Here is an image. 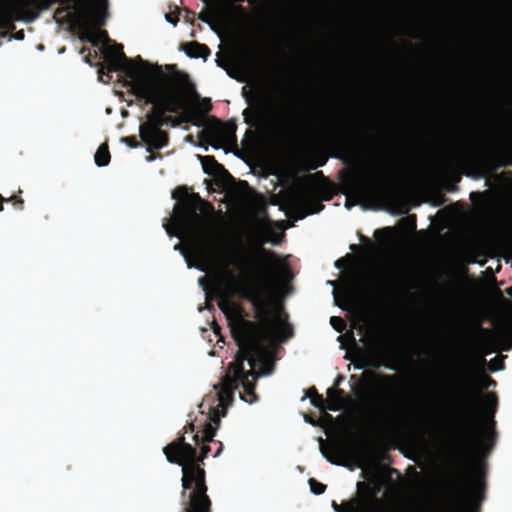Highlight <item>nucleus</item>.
<instances>
[{"mask_svg": "<svg viewBox=\"0 0 512 512\" xmlns=\"http://www.w3.org/2000/svg\"><path fill=\"white\" fill-rule=\"evenodd\" d=\"M215 63H216V65H217L218 67L223 68L224 70H226V73H227V75H228L229 77H231V78H236V77L233 75V73H232L229 69H227V68L224 66V64H223L220 60H215Z\"/></svg>", "mask_w": 512, "mask_h": 512, "instance_id": "obj_32", "label": "nucleus"}, {"mask_svg": "<svg viewBox=\"0 0 512 512\" xmlns=\"http://www.w3.org/2000/svg\"><path fill=\"white\" fill-rule=\"evenodd\" d=\"M228 288L242 297H249L253 293V285L248 278H236L232 275L227 280Z\"/></svg>", "mask_w": 512, "mask_h": 512, "instance_id": "obj_9", "label": "nucleus"}, {"mask_svg": "<svg viewBox=\"0 0 512 512\" xmlns=\"http://www.w3.org/2000/svg\"><path fill=\"white\" fill-rule=\"evenodd\" d=\"M334 266H335L337 269H340V263H339L338 261H336V262L334 263Z\"/></svg>", "mask_w": 512, "mask_h": 512, "instance_id": "obj_56", "label": "nucleus"}, {"mask_svg": "<svg viewBox=\"0 0 512 512\" xmlns=\"http://www.w3.org/2000/svg\"><path fill=\"white\" fill-rule=\"evenodd\" d=\"M506 165H510V166H512V159H510V160H504V161H502V162L499 164V166H506Z\"/></svg>", "mask_w": 512, "mask_h": 512, "instance_id": "obj_43", "label": "nucleus"}, {"mask_svg": "<svg viewBox=\"0 0 512 512\" xmlns=\"http://www.w3.org/2000/svg\"><path fill=\"white\" fill-rule=\"evenodd\" d=\"M187 55L190 57V58H196V56H193V55H190L187 53Z\"/></svg>", "mask_w": 512, "mask_h": 512, "instance_id": "obj_63", "label": "nucleus"}, {"mask_svg": "<svg viewBox=\"0 0 512 512\" xmlns=\"http://www.w3.org/2000/svg\"><path fill=\"white\" fill-rule=\"evenodd\" d=\"M322 442V440L320 439V443ZM321 454L323 455V457L330 463V464H333V465H340V466H343V464H340L336 461H334L333 459L329 458V456L325 453L322 445L320 444V448H319Z\"/></svg>", "mask_w": 512, "mask_h": 512, "instance_id": "obj_27", "label": "nucleus"}, {"mask_svg": "<svg viewBox=\"0 0 512 512\" xmlns=\"http://www.w3.org/2000/svg\"><path fill=\"white\" fill-rule=\"evenodd\" d=\"M238 268L239 270H241L242 272L244 273H248V266H247V263L241 261L238 263Z\"/></svg>", "mask_w": 512, "mask_h": 512, "instance_id": "obj_37", "label": "nucleus"}, {"mask_svg": "<svg viewBox=\"0 0 512 512\" xmlns=\"http://www.w3.org/2000/svg\"><path fill=\"white\" fill-rule=\"evenodd\" d=\"M310 402H311L312 406H314L315 408H320V405L318 402H315L313 400H311Z\"/></svg>", "mask_w": 512, "mask_h": 512, "instance_id": "obj_52", "label": "nucleus"}, {"mask_svg": "<svg viewBox=\"0 0 512 512\" xmlns=\"http://www.w3.org/2000/svg\"><path fill=\"white\" fill-rule=\"evenodd\" d=\"M238 81L244 82V81H246V79L245 78H241V79H238Z\"/></svg>", "mask_w": 512, "mask_h": 512, "instance_id": "obj_61", "label": "nucleus"}, {"mask_svg": "<svg viewBox=\"0 0 512 512\" xmlns=\"http://www.w3.org/2000/svg\"><path fill=\"white\" fill-rule=\"evenodd\" d=\"M164 19L167 23L171 24L173 27H175L178 23V20L176 18L171 17L169 14H165Z\"/></svg>", "mask_w": 512, "mask_h": 512, "instance_id": "obj_31", "label": "nucleus"}, {"mask_svg": "<svg viewBox=\"0 0 512 512\" xmlns=\"http://www.w3.org/2000/svg\"><path fill=\"white\" fill-rule=\"evenodd\" d=\"M36 18H37V15L34 14V15H31V16L19 17L18 20L23 22V23L29 24V23H32L33 21H35Z\"/></svg>", "mask_w": 512, "mask_h": 512, "instance_id": "obj_29", "label": "nucleus"}, {"mask_svg": "<svg viewBox=\"0 0 512 512\" xmlns=\"http://www.w3.org/2000/svg\"><path fill=\"white\" fill-rule=\"evenodd\" d=\"M241 96L244 98L246 104L251 107L253 106V102H254V98L253 96L250 94V92L247 90L246 87H242V90H241Z\"/></svg>", "mask_w": 512, "mask_h": 512, "instance_id": "obj_23", "label": "nucleus"}, {"mask_svg": "<svg viewBox=\"0 0 512 512\" xmlns=\"http://www.w3.org/2000/svg\"><path fill=\"white\" fill-rule=\"evenodd\" d=\"M196 157L202 166L204 174L206 175H212L215 170L221 168V166L214 160L212 156L196 155Z\"/></svg>", "mask_w": 512, "mask_h": 512, "instance_id": "obj_13", "label": "nucleus"}, {"mask_svg": "<svg viewBox=\"0 0 512 512\" xmlns=\"http://www.w3.org/2000/svg\"><path fill=\"white\" fill-rule=\"evenodd\" d=\"M173 250H174V251L179 252V254L183 257V259H184V261H185V263H186V267H187V269H192V268H194V269H196V270H198V271H200V272H205V269H204L202 266L194 265V264H192V263L188 260L187 256L183 253L182 248L180 247V245H175V246L173 247Z\"/></svg>", "mask_w": 512, "mask_h": 512, "instance_id": "obj_18", "label": "nucleus"}, {"mask_svg": "<svg viewBox=\"0 0 512 512\" xmlns=\"http://www.w3.org/2000/svg\"><path fill=\"white\" fill-rule=\"evenodd\" d=\"M189 433L191 434V438H192L196 443H199V437H198V435H196V434L194 435V434H193V427H192V426H190V427H189V430L187 429V430L185 431V434H189Z\"/></svg>", "mask_w": 512, "mask_h": 512, "instance_id": "obj_35", "label": "nucleus"}, {"mask_svg": "<svg viewBox=\"0 0 512 512\" xmlns=\"http://www.w3.org/2000/svg\"><path fill=\"white\" fill-rule=\"evenodd\" d=\"M381 366L391 372H397L398 371V365L392 361H383Z\"/></svg>", "mask_w": 512, "mask_h": 512, "instance_id": "obj_25", "label": "nucleus"}, {"mask_svg": "<svg viewBox=\"0 0 512 512\" xmlns=\"http://www.w3.org/2000/svg\"><path fill=\"white\" fill-rule=\"evenodd\" d=\"M506 294L512 296V286L506 289Z\"/></svg>", "mask_w": 512, "mask_h": 512, "instance_id": "obj_51", "label": "nucleus"}, {"mask_svg": "<svg viewBox=\"0 0 512 512\" xmlns=\"http://www.w3.org/2000/svg\"><path fill=\"white\" fill-rule=\"evenodd\" d=\"M462 410H463V415H464L465 419L467 421H469L472 416L473 404H472V400L468 393V384L465 385V389L463 391Z\"/></svg>", "mask_w": 512, "mask_h": 512, "instance_id": "obj_15", "label": "nucleus"}, {"mask_svg": "<svg viewBox=\"0 0 512 512\" xmlns=\"http://www.w3.org/2000/svg\"><path fill=\"white\" fill-rule=\"evenodd\" d=\"M317 212L318 211L311 210V211L308 212V214L313 215V214H316Z\"/></svg>", "mask_w": 512, "mask_h": 512, "instance_id": "obj_58", "label": "nucleus"}, {"mask_svg": "<svg viewBox=\"0 0 512 512\" xmlns=\"http://www.w3.org/2000/svg\"><path fill=\"white\" fill-rule=\"evenodd\" d=\"M330 324L334 328V330H336L337 332H340V333L343 331V329L345 327V324L342 321V319L340 317H336V316L330 317Z\"/></svg>", "mask_w": 512, "mask_h": 512, "instance_id": "obj_21", "label": "nucleus"}, {"mask_svg": "<svg viewBox=\"0 0 512 512\" xmlns=\"http://www.w3.org/2000/svg\"><path fill=\"white\" fill-rule=\"evenodd\" d=\"M209 146L213 149V150H219L221 149L222 147L218 144H209V145H203V144H200V145H196L197 148H200L202 150H204L205 152L208 151L209 149Z\"/></svg>", "mask_w": 512, "mask_h": 512, "instance_id": "obj_28", "label": "nucleus"}, {"mask_svg": "<svg viewBox=\"0 0 512 512\" xmlns=\"http://www.w3.org/2000/svg\"><path fill=\"white\" fill-rule=\"evenodd\" d=\"M210 452V448L208 446H203L201 449V456L202 458H206L208 456V453Z\"/></svg>", "mask_w": 512, "mask_h": 512, "instance_id": "obj_38", "label": "nucleus"}, {"mask_svg": "<svg viewBox=\"0 0 512 512\" xmlns=\"http://www.w3.org/2000/svg\"><path fill=\"white\" fill-rule=\"evenodd\" d=\"M502 359H499L495 357L493 360L490 361V365L488 366V370L492 373L501 371L504 369V364L502 362Z\"/></svg>", "mask_w": 512, "mask_h": 512, "instance_id": "obj_19", "label": "nucleus"}, {"mask_svg": "<svg viewBox=\"0 0 512 512\" xmlns=\"http://www.w3.org/2000/svg\"><path fill=\"white\" fill-rule=\"evenodd\" d=\"M476 483L474 488L471 491L472 494V501L473 505L477 506L479 505L483 499H484V472L482 470L481 466H478L476 473H475Z\"/></svg>", "mask_w": 512, "mask_h": 512, "instance_id": "obj_10", "label": "nucleus"}, {"mask_svg": "<svg viewBox=\"0 0 512 512\" xmlns=\"http://www.w3.org/2000/svg\"><path fill=\"white\" fill-rule=\"evenodd\" d=\"M214 436V432H210L209 434H206L205 438L206 441H211Z\"/></svg>", "mask_w": 512, "mask_h": 512, "instance_id": "obj_47", "label": "nucleus"}, {"mask_svg": "<svg viewBox=\"0 0 512 512\" xmlns=\"http://www.w3.org/2000/svg\"><path fill=\"white\" fill-rule=\"evenodd\" d=\"M182 473H183L182 488L184 490H189V489H191L192 484L194 483L195 487L192 492V493H194L196 491L197 481L200 480V476L198 474H195V476L193 477L192 471H190L187 468H182Z\"/></svg>", "mask_w": 512, "mask_h": 512, "instance_id": "obj_14", "label": "nucleus"}, {"mask_svg": "<svg viewBox=\"0 0 512 512\" xmlns=\"http://www.w3.org/2000/svg\"><path fill=\"white\" fill-rule=\"evenodd\" d=\"M469 512H476L475 508H471V510Z\"/></svg>", "mask_w": 512, "mask_h": 512, "instance_id": "obj_62", "label": "nucleus"}, {"mask_svg": "<svg viewBox=\"0 0 512 512\" xmlns=\"http://www.w3.org/2000/svg\"><path fill=\"white\" fill-rule=\"evenodd\" d=\"M372 420L379 428H386L392 422V413L386 407H381L373 411Z\"/></svg>", "mask_w": 512, "mask_h": 512, "instance_id": "obj_11", "label": "nucleus"}, {"mask_svg": "<svg viewBox=\"0 0 512 512\" xmlns=\"http://www.w3.org/2000/svg\"><path fill=\"white\" fill-rule=\"evenodd\" d=\"M108 17V0H95L93 5L83 4L78 11L77 26L80 30L79 39L96 45L101 32H93L92 27H101Z\"/></svg>", "mask_w": 512, "mask_h": 512, "instance_id": "obj_4", "label": "nucleus"}, {"mask_svg": "<svg viewBox=\"0 0 512 512\" xmlns=\"http://www.w3.org/2000/svg\"><path fill=\"white\" fill-rule=\"evenodd\" d=\"M120 142L131 149H137L138 147H140V145L136 142V140L131 137L121 138Z\"/></svg>", "mask_w": 512, "mask_h": 512, "instance_id": "obj_22", "label": "nucleus"}, {"mask_svg": "<svg viewBox=\"0 0 512 512\" xmlns=\"http://www.w3.org/2000/svg\"><path fill=\"white\" fill-rule=\"evenodd\" d=\"M163 453L170 464H175L182 468L192 471L200 476L197 481L196 491L189 494V504L185 508V512H211L210 501L206 494L207 487L204 482L205 472L196 465L198 461L196 449L184 439L175 441L163 448Z\"/></svg>", "mask_w": 512, "mask_h": 512, "instance_id": "obj_3", "label": "nucleus"}, {"mask_svg": "<svg viewBox=\"0 0 512 512\" xmlns=\"http://www.w3.org/2000/svg\"><path fill=\"white\" fill-rule=\"evenodd\" d=\"M259 229L262 232L261 243H270L273 246H277L281 243V237H271L272 225L268 219L259 223Z\"/></svg>", "mask_w": 512, "mask_h": 512, "instance_id": "obj_12", "label": "nucleus"}, {"mask_svg": "<svg viewBox=\"0 0 512 512\" xmlns=\"http://www.w3.org/2000/svg\"><path fill=\"white\" fill-rule=\"evenodd\" d=\"M334 393H340V391H335V390H334V389H332V388H330V389H328V390H327V394H328L329 396H331V395H332V394H334Z\"/></svg>", "mask_w": 512, "mask_h": 512, "instance_id": "obj_49", "label": "nucleus"}, {"mask_svg": "<svg viewBox=\"0 0 512 512\" xmlns=\"http://www.w3.org/2000/svg\"><path fill=\"white\" fill-rule=\"evenodd\" d=\"M244 123L254 128H276L285 119L286 107L284 105L275 104L270 98L264 102L257 104L250 109H245L242 113Z\"/></svg>", "mask_w": 512, "mask_h": 512, "instance_id": "obj_5", "label": "nucleus"}, {"mask_svg": "<svg viewBox=\"0 0 512 512\" xmlns=\"http://www.w3.org/2000/svg\"><path fill=\"white\" fill-rule=\"evenodd\" d=\"M331 508L334 512H342V508L334 501L331 502Z\"/></svg>", "mask_w": 512, "mask_h": 512, "instance_id": "obj_39", "label": "nucleus"}, {"mask_svg": "<svg viewBox=\"0 0 512 512\" xmlns=\"http://www.w3.org/2000/svg\"><path fill=\"white\" fill-rule=\"evenodd\" d=\"M343 380H344L343 376H341V375L337 376L336 379L334 380V383H333L334 386L340 385Z\"/></svg>", "mask_w": 512, "mask_h": 512, "instance_id": "obj_42", "label": "nucleus"}, {"mask_svg": "<svg viewBox=\"0 0 512 512\" xmlns=\"http://www.w3.org/2000/svg\"><path fill=\"white\" fill-rule=\"evenodd\" d=\"M12 39H14L16 41L24 40V32L23 31H18L14 35L10 36L8 40L11 41Z\"/></svg>", "mask_w": 512, "mask_h": 512, "instance_id": "obj_30", "label": "nucleus"}, {"mask_svg": "<svg viewBox=\"0 0 512 512\" xmlns=\"http://www.w3.org/2000/svg\"><path fill=\"white\" fill-rule=\"evenodd\" d=\"M194 126H196V127L204 126V122H203V121H201V120H199V121H197V122H195V123H194Z\"/></svg>", "mask_w": 512, "mask_h": 512, "instance_id": "obj_50", "label": "nucleus"}, {"mask_svg": "<svg viewBox=\"0 0 512 512\" xmlns=\"http://www.w3.org/2000/svg\"><path fill=\"white\" fill-rule=\"evenodd\" d=\"M220 310L229 320L230 330L238 352L231 366L233 376L225 375L219 384H214L218 405L210 408L211 419L218 427L220 418L226 416L227 406L237 391L239 399L249 405L258 401L253 392L254 383L249 380L269 377L274 372L276 357L270 348L279 346L293 336V327L280 308L264 316L261 325H256L241 316H233L235 307L226 299L219 303Z\"/></svg>", "mask_w": 512, "mask_h": 512, "instance_id": "obj_1", "label": "nucleus"}, {"mask_svg": "<svg viewBox=\"0 0 512 512\" xmlns=\"http://www.w3.org/2000/svg\"><path fill=\"white\" fill-rule=\"evenodd\" d=\"M110 155L107 147H99L94 155V163L97 167H106L109 164Z\"/></svg>", "mask_w": 512, "mask_h": 512, "instance_id": "obj_16", "label": "nucleus"}, {"mask_svg": "<svg viewBox=\"0 0 512 512\" xmlns=\"http://www.w3.org/2000/svg\"><path fill=\"white\" fill-rule=\"evenodd\" d=\"M4 22H5V20L0 19V29H1L2 27H4Z\"/></svg>", "mask_w": 512, "mask_h": 512, "instance_id": "obj_57", "label": "nucleus"}, {"mask_svg": "<svg viewBox=\"0 0 512 512\" xmlns=\"http://www.w3.org/2000/svg\"><path fill=\"white\" fill-rule=\"evenodd\" d=\"M279 272L283 280L290 281L292 279V275L290 271L285 267L283 263H280Z\"/></svg>", "mask_w": 512, "mask_h": 512, "instance_id": "obj_24", "label": "nucleus"}, {"mask_svg": "<svg viewBox=\"0 0 512 512\" xmlns=\"http://www.w3.org/2000/svg\"><path fill=\"white\" fill-rule=\"evenodd\" d=\"M206 206V203L200 201L192 208L186 205H176L173 208V220L179 238L184 235L196 237L201 234L202 226L206 222Z\"/></svg>", "mask_w": 512, "mask_h": 512, "instance_id": "obj_6", "label": "nucleus"}, {"mask_svg": "<svg viewBox=\"0 0 512 512\" xmlns=\"http://www.w3.org/2000/svg\"><path fill=\"white\" fill-rule=\"evenodd\" d=\"M162 228L167 233L168 236L172 235V229H171V227H170L168 222H163L162 223Z\"/></svg>", "mask_w": 512, "mask_h": 512, "instance_id": "obj_36", "label": "nucleus"}, {"mask_svg": "<svg viewBox=\"0 0 512 512\" xmlns=\"http://www.w3.org/2000/svg\"><path fill=\"white\" fill-rule=\"evenodd\" d=\"M121 71L127 76V86L134 95L153 105L147 114V120L139 126V137L146 144V152L161 149L167 145L166 135L161 127L167 125L166 113H175L177 103L174 96L162 81V70L159 66L151 68L140 57L132 61L122 53L115 52L111 59L108 72L100 71L99 80L106 82L110 72Z\"/></svg>", "mask_w": 512, "mask_h": 512, "instance_id": "obj_2", "label": "nucleus"}, {"mask_svg": "<svg viewBox=\"0 0 512 512\" xmlns=\"http://www.w3.org/2000/svg\"><path fill=\"white\" fill-rule=\"evenodd\" d=\"M487 385L491 386V387H495L496 382L494 380H492L491 378H487Z\"/></svg>", "mask_w": 512, "mask_h": 512, "instance_id": "obj_44", "label": "nucleus"}, {"mask_svg": "<svg viewBox=\"0 0 512 512\" xmlns=\"http://www.w3.org/2000/svg\"><path fill=\"white\" fill-rule=\"evenodd\" d=\"M235 126L233 125L232 128H231V133H234L235 132Z\"/></svg>", "mask_w": 512, "mask_h": 512, "instance_id": "obj_60", "label": "nucleus"}, {"mask_svg": "<svg viewBox=\"0 0 512 512\" xmlns=\"http://www.w3.org/2000/svg\"><path fill=\"white\" fill-rule=\"evenodd\" d=\"M485 403L487 406L488 412L491 414V416H488L484 419V427H483V436L485 437V440L481 442L482 449L481 454L483 457H486L490 451L494 447V442L496 439V431H495V421L492 417V414L497 409V399L495 395L488 394L485 398Z\"/></svg>", "mask_w": 512, "mask_h": 512, "instance_id": "obj_7", "label": "nucleus"}, {"mask_svg": "<svg viewBox=\"0 0 512 512\" xmlns=\"http://www.w3.org/2000/svg\"><path fill=\"white\" fill-rule=\"evenodd\" d=\"M354 368H355V369H358V370H359V369H361V367H360V366H357V365H356V366H354Z\"/></svg>", "mask_w": 512, "mask_h": 512, "instance_id": "obj_64", "label": "nucleus"}, {"mask_svg": "<svg viewBox=\"0 0 512 512\" xmlns=\"http://www.w3.org/2000/svg\"><path fill=\"white\" fill-rule=\"evenodd\" d=\"M222 449H223V447H222V445H220V447H219V448L216 450V452L214 453L213 457H214V458L218 457V456L221 454Z\"/></svg>", "mask_w": 512, "mask_h": 512, "instance_id": "obj_45", "label": "nucleus"}, {"mask_svg": "<svg viewBox=\"0 0 512 512\" xmlns=\"http://www.w3.org/2000/svg\"><path fill=\"white\" fill-rule=\"evenodd\" d=\"M198 285L202 288L204 294L207 296L208 295V291H207V287H206V282H205V278L201 277L198 279Z\"/></svg>", "mask_w": 512, "mask_h": 512, "instance_id": "obj_33", "label": "nucleus"}, {"mask_svg": "<svg viewBox=\"0 0 512 512\" xmlns=\"http://www.w3.org/2000/svg\"><path fill=\"white\" fill-rule=\"evenodd\" d=\"M310 492L315 495L319 496L322 495L325 492L326 486L320 482H317L314 479H310L308 481Z\"/></svg>", "mask_w": 512, "mask_h": 512, "instance_id": "obj_17", "label": "nucleus"}, {"mask_svg": "<svg viewBox=\"0 0 512 512\" xmlns=\"http://www.w3.org/2000/svg\"><path fill=\"white\" fill-rule=\"evenodd\" d=\"M353 205H354V204H353V203H350L348 199L345 201V208H346L347 210H350V209L352 208V206H353Z\"/></svg>", "mask_w": 512, "mask_h": 512, "instance_id": "obj_46", "label": "nucleus"}, {"mask_svg": "<svg viewBox=\"0 0 512 512\" xmlns=\"http://www.w3.org/2000/svg\"><path fill=\"white\" fill-rule=\"evenodd\" d=\"M502 346V350L508 351L512 348V327L503 329L498 333L489 334L482 345V358L496 352L498 346Z\"/></svg>", "mask_w": 512, "mask_h": 512, "instance_id": "obj_8", "label": "nucleus"}, {"mask_svg": "<svg viewBox=\"0 0 512 512\" xmlns=\"http://www.w3.org/2000/svg\"><path fill=\"white\" fill-rule=\"evenodd\" d=\"M271 257H273V258H277L278 256H277L274 252H272V253H271Z\"/></svg>", "mask_w": 512, "mask_h": 512, "instance_id": "obj_59", "label": "nucleus"}, {"mask_svg": "<svg viewBox=\"0 0 512 512\" xmlns=\"http://www.w3.org/2000/svg\"><path fill=\"white\" fill-rule=\"evenodd\" d=\"M374 186H375V180L369 179L362 184L361 189H363L365 191H370V190L374 189Z\"/></svg>", "mask_w": 512, "mask_h": 512, "instance_id": "obj_26", "label": "nucleus"}, {"mask_svg": "<svg viewBox=\"0 0 512 512\" xmlns=\"http://www.w3.org/2000/svg\"><path fill=\"white\" fill-rule=\"evenodd\" d=\"M362 510L363 509H362L361 504L357 500H355V502L353 503V506L351 508V512H363Z\"/></svg>", "mask_w": 512, "mask_h": 512, "instance_id": "obj_34", "label": "nucleus"}, {"mask_svg": "<svg viewBox=\"0 0 512 512\" xmlns=\"http://www.w3.org/2000/svg\"><path fill=\"white\" fill-rule=\"evenodd\" d=\"M392 354H394V352L392 350H385L382 352V358L386 359V358L390 357Z\"/></svg>", "mask_w": 512, "mask_h": 512, "instance_id": "obj_41", "label": "nucleus"}, {"mask_svg": "<svg viewBox=\"0 0 512 512\" xmlns=\"http://www.w3.org/2000/svg\"><path fill=\"white\" fill-rule=\"evenodd\" d=\"M304 421L307 422V423H310L312 425H314V422L311 418H309L308 416L304 415Z\"/></svg>", "mask_w": 512, "mask_h": 512, "instance_id": "obj_48", "label": "nucleus"}, {"mask_svg": "<svg viewBox=\"0 0 512 512\" xmlns=\"http://www.w3.org/2000/svg\"><path fill=\"white\" fill-rule=\"evenodd\" d=\"M198 19L201 22L205 23L213 33H215L219 38H221L220 32L215 26V24L210 19H208L203 13L198 15Z\"/></svg>", "mask_w": 512, "mask_h": 512, "instance_id": "obj_20", "label": "nucleus"}, {"mask_svg": "<svg viewBox=\"0 0 512 512\" xmlns=\"http://www.w3.org/2000/svg\"><path fill=\"white\" fill-rule=\"evenodd\" d=\"M16 200V197L14 196H11L10 198H4L1 194H0V202H12Z\"/></svg>", "mask_w": 512, "mask_h": 512, "instance_id": "obj_40", "label": "nucleus"}, {"mask_svg": "<svg viewBox=\"0 0 512 512\" xmlns=\"http://www.w3.org/2000/svg\"><path fill=\"white\" fill-rule=\"evenodd\" d=\"M36 50L39 51V52H42L44 50V46L43 45H37L36 46Z\"/></svg>", "mask_w": 512, "mask_h": 512, "instance_id": "obj_53", "label": "nucleus"}, {"mask_svg": "<svg viewBox=\"0 0 512 512\" xmlns=\"http://www.w3.org/2000/svg\"><path fill=\"white\" fill-rule=\"evenodd\" d=\"M326 284H327V285H329V286H332V287H334V285H335V284H334V282H333V281H331V280H328V281L326 282Z\"/></svg>", "mask_w": 512, "mask_h": 512, "instance_id": "obj_54", "label": "nucleus"}, {"mask_svg": "<svg viewBox=\"0 0 512 512\" xmlns=\"http://www.w3.org/2000/svg\"><path fill=\"white\" fill-rule=\"evenodd\" d=\"M329 410L332 411V412H336V411H338V408L337 407H330Z\"/></svg>", "mask_w": 512, "mask_h": 512, "instance_id": "obj_55", "label": "nucleus"}]
</instances>
